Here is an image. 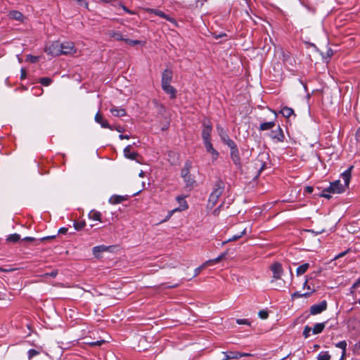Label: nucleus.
<instances>
[{
  "instance_id": "obj_1",
  "label": "nucleus",
  "mask_w": 360,
  "mask_h": 360,
  "mask_svg": "<svg viewBox=\"0 0 360 360\" xmlns=\"http://www.w3.org/2000/svg\"><path fill=\"white\" fill-rule=\"evenodd\" d=\"M223 206L226 207L228 214L230 216L240 214L246 212V201L245 200L238 199L234 200L231 199L229 196H227L219 206L213 210L212 212V215L218 216L220 214L221 207Z\"/></svg>"
},
{
  "instance_id": "obj_51",
  "label": "nucleus",
  "mask_w": 360,
  "mask_h": 360,
  "mask_svg": "<svg viewBox=\"0 0 360 360\" xmlns=\"http://www.w3.org/2000/svg\"><path fill=\"white\" fill-rule=\"evenodd\" d=\"M120 7L127 13H130V14H134V11H130L129 9H128L125 6H124L123 4H120Z\"/></svg>"
},
{
  "instance_id": "obj_15",
  "label": "nucleus",
  "mask_w": 360,
  "mask_h": 360,
  "mask_svg": "<svg viewBox=\"0 0 360 360\" xmlns=\"http://www.w3.org/2000/svg\"><path fill=\"white\" fill-rule=\"evenodd\" d=\"M327 308V302L326 301H322L318 304H314L311 307L310 313L312 315H316L321 313L325 311Z\"/></svg>"
},
{
  "instance_id": "obj_37",
  "label": "nucleus",
  "mask_w": 360,
  "mask_h": 360,
  "mask_svg": "<svg viewBox=\"0 0 360 360\" xmlns=\"http://www.w3.org/2000/svg\"><path fill=\"white\" fill-rule=\"evenodd\" d=\"M156 15L160 16V17H162L164 18H165L166 20H167L168 21L172 22V23H175V20L174 19H173L172 18L165 15L163 12L162 11H155L154 12Z\"/></svg>"
},
{
  "instance_id": "obj_34",
  "label": "nucleus",
  "mask_w": 360,
  "mask_h": 360,
  "mask_svg": "<svg viewBox=\"0 0 360 360\" xmlns=\"http://www.w3.org/2000/svg\"><path fill=\"white\" fill-rule=\"evenodd\" d=\"M275 127V123L274 122H267L262 123L259 126V129L261 131L269 130Z\"/></svg>"
},
{
  "instance_id": "obj_32",
  "label": "nucleus",
  "mask_w": 360,
  "mask_h": 360,
  "mask_svg": "<svg viewBox=\"0 0 360 360\" xmlns=\"http://www.w3.org/2000/svg\"><path fill=\"white\" fill-rule=\"evenodd\" d=\"M337 347L342 349L341 352V356H340V360H342L345 358V352H346V347H347V342L345 341L340 342L336 345Z\"/></svg>"
},
{
  "instance_id": "obj_28",
  "label": "nucleus",
  "mask_w": 360,
  "mask_h": 360,
  "mask_svg": "<svg viewBox=\"0 0 360 360\" xmlns=\"http://www.w3.org/2000/svg\"><path fill=\"white\" fill-rule=\"evenodd\" d=\"M89 218L90 219L98 221L100 223L102 222L101 212H98L96 210H94L90 211V212L89 213Z\"/></svg>"
},
{
  "instance_id": "obj_12",
  "label": "nucleus",
  "mask_w": 360,
  "mask_h": 360,
  "mask_svg": "<svg viewBox=\"0 0 360 360\" xmlns=\"http://www.w3.org/2000/svg\"><path fill=\"white\" fill-rule=\"evenodd\" d=\"M270 269L273 273V278L276 280L281 278L283 274V268L280 263L275 262L270 266Z\"/></svg>"
},
{
  "instance_id": "obj_23",
  "label": "nucleus",
  "mask_w": 360,
  "mask_h": 360,
  "mask_svg": "<svg viewBox=\"0 0 360 360\" xmlns=\"http://www.w3.org/2000/svg\"><path fill=\"white\" fill-rule=\"evenodd\" d=\"M219 136L224 143H225L229 148L235 145L234 142L229 137L225 131L221 128L219 129Z\"/></svg>"
},
{
  "instance_id": "obj_3",
  "label": "nucleus",
  "mask_w": 360,
  "mask_h": 360,
  "mask_svg": "<svg viewBox=\"0 0 360 360\" xmlns=\"http://www.w3.org/2000/svg\"><path fill=\"white\" fill-rule=\"evenodd\" d=\"M224 187L225 184L224 182L220 181L217 183L215 188L213 190L208 199L207 205L208 210H212L217 205L219 198L222 195Z\"/></svg>"
},
{
  "instance_id": "obj_20",
  "label": "nucleus",
  "mask_w": 360,
  "mask_h": 360,
  "mask_svg": "<svg viewBox=\"0 0 360 360\" xmlns=\"http://www.w3.org/2000/svg\"><path fill=\"white\" fill-rule=\"evenodd\" d=\"M127 199L125 195H113L109 198L108 202L112 205H117L126 201Z\"/></svg>"
},
{
  "instance_id": "obj_9",
  "label": "nucleus",
  "mask_w": 360,
  "mask_h": 360,
  "mask_svg": "<svg viewBox=\"0 0 360 360\" xmlns=\"http://www.w3.org/2000/svg\"><path fill=\"white\" fill-rule=\"evenodd\" d=\"M158 113L159 118L163 120L165 122L162 127V129H167L169 124L170 116L167 111V108L163 105H158Z\"/></svg>"
},
{
  "instance_id": "obj_5",
  "label": "nucleus",
  "mask_w": 360,
  "mask_h": 360,
  "mask_svg": "<svg viewBox=\"0 0 360 360\" xmlns=\"http://www.w3.org/2000/svg\"><path fill=\"white\" fill-rule=\"evenodd\" d=\"M220 358L222 360H231L240 358H255V355L250 353H243L238 351H227L221 353Z\"/></svg>"
},
{
  "instance_id": "obj_56",
  "label": "nucleus",
  "mask_w": 360,
  "mask_h": 360,
  "mask_svg": "<svg viewBox=\"0 0 360 360\" xmlns=\"http://www.w3.org/2000/svg\"><path fill=\"white\" fill-rule=\"evenodd\" d=\"M305 191L307 192V193H312L313 192V187L311 186H307L306 188H305Z\"/></svg>"
},
{
  "instance_id": "obj_54",
  "label": "nucleus",
  "mask_w": 360,
  "mask_h": 360,
  "mask_svg": "<svg viewBox=\"0 0 360 360\" xmlns=\"http://www.w3.org/2000/svg\"><path fill=\"white\" fill-rule=\"evenodd\" d=\"M325 192H326V190L323 191V193H321L320 195V196L323 197V198H327V199H330L331 198V195H329V194L325 193Z\"/></svg>"
},
{
  "instance_id": "obj_17",
  "label": "nucleus",
  "mask_w": 360,
  "mask_h": 360,
  "mask_svg": "<svg viewBox=\"0 0 360 360\" xmlns=\"http://www.w3.org/2000/svg\"><path fill=\"white\" fill-rule=\"evenodd\" d=\"M212 127L210 125H205L202 131V138L204 144L211 142Z\"/></svg>"
},
{
  "instance_id": "obj_14",
  "label": "nucleus",
  "mask_w": 360,
  "mask_h": 360,
  "mask_svg": "<svg viewBox=\"0 0 360 360\" xmlns=\"http://www.w3.org/2000/svg\"><path fill=\"white\" fill-rule=\"evenodd\" d=\"M112 247H108L105 245H98L93 248L92 252L96 258H101L103 254L106 252H110Z\"/></svg>"
},
{
  "instance_id": "obj_49",
  "label": "nucleus",
  "mask_w": 360,
  "mask_h": 360,
  "mask_svg": "<svg viewBox=\"0 0 360 360\" xmlns=\"http://www.w3.org/2000/svg\"><path fill=\"white\" fill-rule=\"evenodd\" d=\"M236 323L239 325H249L250 323L247 319H237Z\"/></svg>"
},
{
  "instance_id": "obj_60",
  "label": "nucleus",
  "mask_w": 360,
  "mask_h": 360,
  "mask_svg": "<svg viewBox=\"0 0 360 360\" xmlns=\"http://www.w3.org/2000/svg\"><path fill=\"white\" fill-rule=\"evenodd\" d=\"M48 275H49V276H52V277H55V276H56V275H57V271H53V272H51V274H45V276H48Z\"/></svg>"
},
{
  "instance_id": "obj_42",
  "label": "nucleus",
  "mask_w": 360,
  "mask_h": 360,
  "mask_svg": "<svg viewBox=\"0 0 360 360\" xmlns=\"http://www.w3.org/2000/svg\"><path fill=\"white\" fill-rule=\"evenodd\" d=\"M330 357L328 352H321L318 356V360H329Z\"/></svg>"
},
{
  "instance_id": "obj_50",
  "label": "nucleus",
  "mask_w": 360,
  "mask_h": 360,
  "mask_svg": "<svg viewBox=\"0 0 360 360\" xmlns=\"http://www.w3.org/2000/svg\"><path fill=\"white\" fill-rule=\"evenodd\" d=\"M188 175H191L190 174V172H189V170L188 168H185L183 171H182V176L184 177V179H186V177L188 176Z\"/></svg>"
},
{
  "instance_id": "obj_18",
  "label": "nucleus",
  "mask_w": 360,
  "mask_h": 360,
  "mask_svg": "<svg viewBox=\"0 0 360 360\" xmlns=\"http://www.w3.org/2000/svg\"><path fill=\"white\" fill-rule=\"evenodd\" d=\"M206 151L211 155V158L213 161L217 160L219 157V153L213 147L212 142L205 143Z\"/></svg>"
},
{
  "instance_id": "obj_26",
  "label": "nucleus",
  "mask_w": 360,
  "mask_h": 360,
  "mask_svg": "<svg viewBox=\"0 0 360 360\" xmlns=\"http://www.w3.org/2000/svg\"><path fill=\"white\" fill-rule=\"evenodd\" d=\"M124 154L127 158L136 160L139 154L136 152L131 151V146H128L124 149Z\"/></svg>"
},
{
  "instance_id": "obj_35",
  "label": "nucleus",
  "mask_w": 360,
  "mask_h": 360,
  "mask_svg": "<svg viewBox=\"0 0 360 360\" xmlns=\"http://www.w3.org/2000/svg\"><path fill=\"white\" fill-rule=\"evenodd\" d=\"M324 328H325L324 323H317L314 326V328L312 329V332L314 334H319L323 331Z\"/></svg>"
},
{
  "instance_id": "obj_36",
  "label": "nucleus",
  "mask_w": 360,
  "mask_h": 360,
  "mask_svg": "<svg viewBox=\"0 0 360 360\" xmlns=\"http://www.w3.org/2000/svg\"><path fill=\"white\" fill-rule=\"evenodd\" d=\"M224 257H225V254L223 253L214 259H209L207 261V263L209 264V265H212V264L219 263V262L223 260L224 259Z\"/></svg>"
},
{
  "instance_id": "obj_13",
  "label": "nucleus",
  "mask_w": 360,
  "mask_h": 360,
  "mask_svg": "<svg viewBox=\"0 0 360 360\" xmlns=\"http://www.w3.org/2000/svg\"><path fill=\"white\" fill-rule=\"evenodd\" d=\"M161 87L164 92L167 94L170 99H175L176 98L177 90L176 88L170 84H166L161 85Z\"/></svg>"
},
{
  "instance_id": "obj_22",
  "label": "nucleus",
  "mask_w": 360,
  "mask_h": 360,
  "mask_svg": "<svg viewBox=\"0 0 360 360\" xmlns=\"http://www.w3.org/2000/svg\"><path fill=\"white\" fill-rule=\"evenodd\" d=\"M219 136L224 143H225L229 148L235 145L234 142L229 137L225 131L221 128L219 129Z\"/></svg>"
},
{
  "instance_id": "obj_45",
  "label": "nucleus",
  "mask_w": 360,
  "mask_h": 360,
  "mask_svg": "<svg viewBox=\"0 0 360 360\" xmlns=\"http://www.w3.org/2000/svg\"><path fill=\"white\" fill-rule=\"evenodd\" d=\"M39 56H32V55L27 56V60L30 63H37L39 60Z\"/></svg>"
},
{
  "instance_id": "obj_55",
  "label": "nucleus",
  "mask_w": 360,
  "mask_h": 360,
  "mask_svg": "<svg viewBox=\"0 0 360 360\" xmlns=\"http://www.w3.org/2000/svg\"><path fill=\"white\" fill-rule=\"evenodd\" d=\"M360 285V278L353 284L352 288L354 289Z\"/></svg>"
},
{
  "instance_id": "obj_44",
  "label": "nucleus",
  "mask_w": 360,
  "mask_h": 360,
  "mask_svg": "<svg viewBox=\"0 0 360 360\" xmlns=\"http://www.w3.org/2000/svg\"><path fill=\"white\" fill-rule=\"evenodd\" d=\"M39 82L42 85L49 86L52 82V80L49 77H42L39 79Z\"/></svg>"
},
{
  "instance_id": "obj_62",
  "label": "nucleus",
  "mask_w": 360,
  "mask_h": 360,
  "mask_svg": "<svg viewBox=\"0 0 360 360\" xmlns=\"http://www.w3.org/2000/svg\"><path fill=\"white\" fill-rule=\"evenodd\" d=\"M54 238H55V236H52L44 237V238H41V240H48V239H53Z\"/></svg>"
},
{
  "instance_id": "obj_41",
  "label": "nucleus",
  "mask_w": 360,
  "mask_h": 360,
  "mask_svg": "<svg viewBox=\"0 0 360 360\" xmlns=\"http://www.w3.org/2000/svg\"><path fill=\"white\" fill-rule=\"evenodd\" d=\"M86 225V223L84 221H79V222H75L74 223V228L77 230V231H80L82 229H83L84 228Z\"/></svg>"
},
{
  "instance_id": "obj_61",
  "label": "nucleus",
  "mask_w": 360,
  "mask_h": 360,
  "mask_svg": "<svg viewBox=\"0 0 360 360\" xmlns=\"http://www.w3.org/2000/svg\"><path fill=\"white\" fill-rule=\"evenodd\" d=\"M144 186V183L143 181H141L139 184V186H138V188H139V191H141Z\"/></svg>"
},
{
  "instance_id": "obj_39",
  "label": "nucleus",
  "mask_w": 360,
  "mask_h": 360,
  "mask_svg": "<svg viewBox=\"0 0 360 360\" xmlns=\"http://www.w3.org/2000/svg\"><path fill=\"white\" fill-rule=\"evenodd\" d=\"M258 316L262 320H266L269 317V311L265 309L260 310L258 312Z\"/></svg>"
},
{
  "instance_id": "obj_8",
  "label": "nucleus",
  "mask_w": 360,
  "mask_h": 360,
  "mask_svg": "<svg viewBox=\"0 0 360 360\" xmlns=\"http://www.w3.org/2000/svg\"><path fill=\"white\" fill-rule=\"evenodd\" d=\"M311 280V277L307 276L305 281L303 283V290L305 292L303 293V296L304 297H308L315 292H316L318 289V286H316L314 283H310Z\"/></svg>"
},
{
  "instance_id": "obj_27",
  "label": "nucleus",
  "mask_w": 360,
  "mask_h": 360,
  "mask_svg": "<svg viewBox=\"0 0 360 360\" xmlns=\"http://www.w3.org/2000/svg\"><path fill=\"white\" fill-rule=\"evenodd\" d=\"M125 43L131 46H144L146 44V41L144 40H134L130 39H126Z\"/></svg>"
},
{
  "instance_id": "obj_43",
  "label": "nucleus",
  "mask_w": 360,
  "mask_h": 360,
  "mask_svg": "<svg viewBox=\"0 0 360 360\" xmlns=\"http://www.w3.org/2000/svg\"><path fill=\"white\" fill-rule=\"evenodd\" d=\"M245 234V230H243V231L241 233L239 236H234L232 238H229L226 241L224 242L223 244H226L227 243L237 240L238 238H240L242 236Z\"/></svg>"
},
{
  "instance_id": "obj_46",
  "label": "nucleus",
  "mask_w": 360,
  "mask_h": 360,
  "mask_svg": "<svg viewBox=\"0 0 360 360\" xmlns=\"http://www.w3.org/2000/svg\"><path fill=\"white\" fill-rule=\"evenodd\" d=\"M39 354V352L35 349H30L28 351V358L29 359H32V358H34L36 357L38 354Z\"/></svg>"
},
{
  "instance_id": "obj_7",
  "label": "nucleus",
  "mask_w": 360,
  "mask_h": 360,
  "mask_svg": "<svg viewBox=\"0 0 360 360\" xmlns=\"http://www.w3.org/2000/svg\"><path fill=\"white\" fill-rule=\"evenodd\" d=\"M61 55L75 56L79 53L75 43L71 41H65L61 42Z\"/></svg>"
},
{
  "instance_id": "obj_40",
  "label": "nucleus",
  "mask_w": 360,
  "mask_h": 360,
  "mask_svg": "<svg viewBox=\"0 0 360 360\" xmlns=\"http://www.w3.org/2000/svg\"><path fill=\"white\" fill-rule=\"evenodd\" d=\"M20 235L17 234V233H14V234H11L10 235L8 238H7V240L8 242H13V243H15V242H17L20 240Z\"/></svg>"
},
{
  "instance_id": "obj_52",
  "label": "nucleus",
  "mask_w": 360,
  "mask_h": 360,
  "mask_svg": "<svg viewBox=\"0 0 360 360\" xmlns=\"http://www.w3.org/2000/svg\"><path fill=\"white\" fill-rule=\"evenodd\" d=\"M324 54L326 56V57L330 58L333 56V52L330 49H328Z\"/></svg>"
},
{
  "instance_id": "obj_10",
  "label": "nucleus",
  "mask_w": 360,
  "mask_h": 360,
  "mask_svg": "<svg viewBox=\"0 0 360 360\" xmlns=\"http://www.w3.org/2000/svg\"><path fill=\"white\" fill-rule=\"evenodd\" d=\"M176 200L179 203V206L174 210L172 211V212H170L167 216V218L165 219V221L168 220L171 216H172V214L174 212H181V211H184V210H186L188 209V205L187 204V202L186 200H185V198L184 197H182V196H178L176 198Z\"/></svg>"
},
{
  "instance_id": "obj_38",
  "label": "nucleus",
  "mask_w": 360,
  "mask_h": 360,
  "mask_svg": "<svg viewBox=\"0 0 360 360\" xmlns=\"http://www.w3.org/2000/svg\"><path fill=\"white\" fill-rule=\"evenodd\" d=\"M210 266L209 264L207 263V261H206L205 262H204L203 264H202L200 266H198V268H196L194 271H195V275H198L204 269H205L207 266Z\"/></svg>"
},
{
  "instance_id": "obj_48",
  "label": "nucleus",
  "mask_w": 360,
  "mask_h": 360,
  "mask_svg": "<svg viewBox=\"0 0 360 360\" xmlns=\"http://www.w3.org/2000/svg\"><path fill=\"white\" fill-rule=\"evenodd\" d=\"M184 180L187 182L188 185L192 186L195 183L194 179L191 176V175H188L186 179Z\"/></svg>"
},
{
  "instance_id": "obj_4",
  "label": "nucleus",
  "mask_w": 360,
  "mask_h": 360,
  "mask_svg": "<svg viewBox=\"0 0 360 360\" xmlns=\"http://www.w3.org/2000/svg\"><path fill=\"white\" fill-rule=\"evenodd\" d=\"M266 163L263 159L257 158L252 162L249 167V173L255 179L258 178L261 172L264 169Z\"/></svg>"
},
{
  "instance_id": "obj_6",
  "label": "nucleus",
  "mask_w": 360,
  "mask_h": 360,
  "mask_svg": "<svg viewBox=\"0 0 360 360\" xmlns=\"http://www.w3.org/2000/svg\"><path fill=\"white\" fill-rule=\"evenodd\" d=\"M61 42L53 41L46 44L44 51L49 56L56 57L61 55Z\"/></svg>"
},
{
  "instance_id": "obj_64",
  "label": "nucleus",
  "mask_w": 360,
  "mask_h": 360,
  "mask_svg": "<svg viewBox=\"0 0 360 360\" xmlns=\"http://www.w3.org/2000/svg\"><path fill=\"white\" fill-rule=\"evenodd\" d=\"M139 176L140 177H141V178L144 176V172H143V170H141V171L139 172Z\"/></svg>"
},
{
  "instance_id": "obj_63",
  "label": "nucleus",
  "mask_w": 360,
  "mask_h": 360,
  "mask_svg": "<svg viewBox=\"0 0 360 360\" xmlns=\"http://www.w3.org/2000/svg\"><path fill=\"white\" fill-rule=\"evenodd\" d=\"M24 240H27V241H33L34 240V238H32V237H26Z\"/></svg>"
},
{
  "instance_id": "obj_58",
  "label": "nucleus",
  "mask_w": 360,
  "mask_h": 360,
  "mask_svg": "<svg viewBox=\"0 0 360 360\" xmlns=\"http://www.w3.org/2000/svg\"><path fill=\"white\" fill-rule=\"evenodd\" d=\"M26 76V71L25 69H21V78L24 79Z\"/></svg>"
},
{
  "instance_id": "obj_11",
  "label": "nucleus",
  "mask_w": 360,
  "mask_h": 360,
  "mask_svg": "<svg viewBox=\"0 0 360 360\" xmlns=\"http://www.w3.org/2000/svg\"><path fill=\"white\" fill-rule=\"evenodd\" d=\"M173 79V71L170 68H165L161 74V85L170 84Z\"/></svg>"
},
{
  "instance_id": "obj_57",
  "label": "nucleus",
  "mask_w": 360,
  "mask_h": 360,
  "mask_svg": "<svg viewBox=\"0 0 360 360\" xmlns=\"http://www.w3.org/2000/svg\"><path fill=\"white\" fill-rule=\"evenodd\" d=\"M67 231H68V229L67 228H60L58 230V233H65Z\"/></svg>"
},
{
  "instance_id": "obj_47",
  "label": "nucleus",
  "mask_w": 360,
  "mask_h": 360,
  "mask_svg": "<svg viewBox=\"0 0 360 360\" xmlns=\"http://www.w3.org/2000/svg\"><path fill=\"white\" fill-rule=\"evenodd\" d=\"M311 331V328L310 327H309V326L304 327V330H303V335L304 336L305 338H307L309 336Z\"/></svg>"
},
{
  "instance_id": "obj_16",
  "label": "nucleus",
  "mask_w": 360,
  "mask_h": 360,
  "mask_svg": "<svg viewBox=\"0 0 360 360\" xmlns=\"http://www.w3.org/2000/svg\"><path fill=\"white\" fill-rule=\"evenodd\" d=\"M271 137L272 139L277 142H283L285 136L282 129L278 126L277 129L272 131L271 133Z\"/></svg>"
},
{
  "instance_id": "obj_2",
  "label": "nucleus",
  "mask_w": 360,
  "mask_h": 360,
  "mask_svg": "<svg viewBox=\"0 0 360 360\" xmlns=\"http://www.w3.org/2000/svg\"><path fill=\"white\" fill-rule=\"evenodd\" d=\"M352 169L353 166H351L346 171L341 174V176L344 180V183H341L340 180H335L333 182H330L329 186L326 189V191L333 194H341L348 190L352 177Z\"/></svg>"
},
{
  "instance_id": "obj_59",
  "label": "nucleus",
  "mask_w": 360,
  "mask_h": 360,
  "mask_svg": "<svg viewBox=\"0 0 360 360\" xmlns=\"http://www.w3.org/2000/svg\"><path fill=\"white\" fill-rule=\"evenodd\" d=\"M119 138L120 139H129V136L128 135H122V134H121V135L119 136Z\"/></svg>"
},
{
  "instance_id": "obj_21",
  "label": "nucleus",
  "mask_w": 360,
  "mask_h": 360,
  "mask_svg": "<svg viewBox=\"0 0 360 360\" xmlns=\"http://www.w3.org/2000/svg\"><path fill=\"white\" fill-rule=\"evenodd\" d=\"M230 148H231V157L232 160L234 162V163L236 165H240V157H239L238 150L237 149L236 144L233 145V146H231Z\"/></svg>"
},
{
  "instance_id": "obj_31",
  "label": "nucleus",
  "mask_w": 360,
  "mask_h": 360,
  "mask_svg": "<svg viewBox=\"0 0 360 360\" xmlns=\"http://www.w3.org/2000/svg\"><path fill=\"white\" fill-rule=\"evenodd\" d=\"M309 267V263H304V264L300 265V266H298L297 269H296L297 276H299L304 274L307 271Z\"/></svg>"
},
{
  "instance_id": "obj_24",
  "label": "nucleus",
  "mask_w": 360,
  "mask_h": 360,
  "mask_svg": "<svg viewBox=\"0 0 360 360\" xmlns=\"http://www.w3.org/2000/svg\"><path fill=\"white\" fill-rule=\"evenodd\" d=\"M219 136L224 143H225L229 148L235 145L234 142L229 137L225 131L221 128L219 129Z\"/></svg>"
},
{
  "instance_id": "obj_29",
  "label": "nucleus",
  "mask_w": 360,
  "mask_h": 360,
  "mask_svg": "<svg viewBox=\"0 0 360 360\" xmlns=\"http://www.w3.org/2000/svg\"><path fill=\"white\" fill-rule=\"evenodd\" d=\"M95 121L101 124L103 128H110V125L106 120H105L100 113H96L95 115Z\"/></svg>"
},
{
  "instance_id": "obj_30",
  "label": "nucleus",
  "mask_w": 360,
  "mask_h": 360,
  "mask_svg": "<svg viewBox=\"0 0 360 360\" xmlns=\"http://www.w3.org/2000/svg\"><path fill=\"white\" fill-rule=\"evenodd\" d=\"M280 112L286 118H289L290 116L295 115L293 110L286 106L283 107Z\"/></svg>"
},
{
  "instance_id": "obj_19",
  "label": "nucleus",
  "mask_w": 360,
  "mask_h": 360,
  "mask_svg": "<svg viewBox=\"0 0 360 360\" xmlns=\"http://www.w3.org/2000/svg\"><path fill=\"white\" fill-rule=\"evenodd\" d=\"M107 34L110 38L114 39L117 41H124L125 42V40L127 39L124 38L123 34L121 32L117 30H109L107 32Z\"/></svg>"
},
{
  "instance_id": "obj_25",
  "label": "nucleus",
  "mask_w": 360,
  "mask_h": 360,
  "mask_svg": "<svg viewBox=\"0 0 360 360\" xmlns=\"http://www.w3.org/2000/svg\"><path fill=\"white\" fill-rule=\"evenodd\" d=\"M9 17L19 22H23L25 17L22 13L18 11H11L9 12Z\"/></svg>"
},
{
  "instance_id": "obj_53",
  "label": "nucleus",
  "mask_w": 360,
  "mask_h": 360,
  "mask_svg": "<svg viewBox=\"0 0 360 360\" xmlns=\"http://www.w3.org/2000/svg\"><path fill=\"white\" fill-rule=\"evenodd\" d=\"M304 297V296H303V294H301V293H300L299 292H294V293L292 295V298H298V297Z\"/></svg>"
},
{
  "instance_id": "obj_33",
  "label": "nucleus",
  "mask_w": 360,
  "mask_h": 360,
  "mask_svg": "<svg viewBox=\"0 0 360 360\" xmlns=\"http://www.w3.org/2000/svg\"><path fill=\"white\" fill-rule=\"evenodd\" d=\"M110 112L116 117H122L126 115V112L123 108H112Z\"/></svg>"
}]
</instances>
